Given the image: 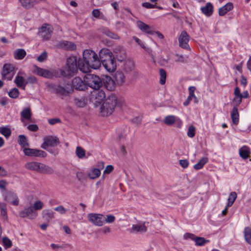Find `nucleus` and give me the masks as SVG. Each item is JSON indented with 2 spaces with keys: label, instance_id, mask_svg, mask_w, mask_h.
<instances>
[{
  "label": "nucleus",
  "instance_id": "58",
  "mask_svg": "<svg viewBox=\"0 0 251 251\" xmlns=\"http://www.w3.org/2000/svg\"><path fill=\"white\" fill-rule=\"evenodd\" d=\"M54 210L61 214H65L67 211L66 209L62 205H59L55 207Z\"/></svg>",
  "mask_w": 251,
  "mask_h": 251
},
{
  "label": "nucleus",
  "instance_id": "12",
  "mask_svg": "<svg viewBox=\"0 0 251 251\" xmlns=\"http://www.w3.org/2000/svg\"><path fill=\"white\" fill-rule=\"evenodd\" d=\"M34 73L39 76L47 78H52L54 77L53 70H49L35 66Z\"/></svg>",
  "mask_w": 251,
  "mask_h": 251
},
{
  "label": "nucleus",
  "instance_id": "17",
  "mask_svg": "<svg viewBox=\"0 0 251 251\" xmlns=\"http://www.w3.org/2000/svg\"><path fill=\"white\" fill-rule=\"evenodd\" d=\"M24 73L22 72H19L18 75L15 77L14 82L18 87H21L23 89H25V85L27 84V82L21 75H24Z\"/></svg>",
  "mask_w": 251,
  "mask_h": 251
},
{
  "label": "nucleus",
  "instance_id": "43",
  "mask_svg": "<svg viewBox=\"0 0 251 251\" xmlns=\"http://www.w3.org/2000/svg\"><path fill=\"white\" fill-rule=\"evenodd\" d=\"M87 102V100L84 97L79 98H75V105L79 107H84Z\"/></svg>",
  "mask_w": 251,
  "mask_h": 251
},
{
  "label": "nucleus",
  "instance_id": "57",
  "mask_svg": "<svg viewBox=\"0 0 251 251\" xmlns=\"http://www.w3.org/2000/svg\"><path fill=\"white\" fill-rule=\"evenodd\" d=\"M175 56L176 57V59L175 60L176 62L184 63L186 61L185 58L182 55L176 54Z\"/></svg>",
  "mask_w": 251,
  "mask_h": 251
},
{
  "label": "nucleus",
  "instance_id": "25",
  "mask_svg": "<svg viewBox=\"0 0 251 251\" xmlns=\"http://www.w3.org/2000/svg\"><path fill=\"white\" fill-rule=\"evenodd\" d=\"M202 13L205 16H210L213 12V6L210 2H207L206 5L201 8Z\"/></svg>",
  "mask_w": 251,
  "mask_h": 251
},
{
  "label": "nucleus",
  "instance_id": "46",
  "mask_svg": "<svg viewBox=\"0 0 251 251\" xmlns=\"http://www.w3.org/2000/svg\"><path fill=\"white\" fill-rule=\"evenodd\" d=\"M194 241L195 242V245L198 246H202L205 244L209 242L208 240H206L203 237L197 236L196 238L194 239Z\"/></svg>",
  "mask_w": 251,
  "mask_h": 251
},
{
  "label": "nucleus",
  "instance_id": "55",
  "mask_svg": "<svg viewBox=\"0 0 251 251\" xmlns=\"http://www.w3.org/2000/svg\"><path fill=\"white\" fill-rule=\"evenodd\" d=\"M48 57V53L46 51L43 52L38 57L37 61L39 62H43L47 60Z\"/></svg>",
  "mask_w": 251,
  "mask_h": 251
},
{
  "label": "nucleus",
  "instance_id": "6",
  "mask_svg": "<svg viewBox=\"0 0 251 251\" xmlns=\"http://www.w3.org/2000/svg\"><path fill=\"white\" fill-rule=\"evenodd\" d=\"M53 31L52 26L49 24L43 25L40 29L39 35L44 40H49Z\"/></svg>",
  "mask_w": 251,
  "mask_h": 251
},
{
  "label": "nucleus",
  "instance_id": "38",
  "mask_svg": "<svg viewBox=\"0 0 251 251\" xmlns=\"http://www.w3.org/2000/svg\"><path fill=\"white\" fill-rule=\"evenodd\" d=\"M21 120L25 119L27 120H29L31 117V112L29 108H26L24 109L21 112Z\"/></svg>",
  "mask_w": 251,
  "mask_h": 251
},
{
  "label": "nucleus",
  "instance_id": "9",
  "mask_svg": "<svg viewBox=\"0 0 251 251\" xmlns=\"http://www.w3.org/2000/svg\"><path fill=\"white\" fill-rule=\"evenodd\" d=\"M14 66L11 64H4L1 73L2 78L7 80H11L14 75Z\"/></svg>",
  "mask_w": 251,
  "mask_h": 251
},
{
  "label": "nucleus",
  "instance_id": "50",
  "mask_svg": "<svg viewBox=\"0 0 251 251\" xmlns=\"http://www.w3.org/2000/svg\"><path fill=\"white\" fill-rule=\"evenodd\" d=\"M3 245L5 249L10 248L12 246V241L7 237L2 238Z\"/></svg>",
  "mask_w": 251,
  "mask_h": 251
},
{
  "label": "nucleus",
  "instance_id": "15",
  "mask_svg": "<svg viewBox=\"0 0 251 251\" xmlns=\"http://www.w3.org/2000/svg\"><path fill=\"white\" fill-rule=\"evenodd\" d=\"M115 57L119 61H123L126 58V53L125 49L121 46L115 47L113 50Z\"/></svg>",
  "mask_w": 251,
  "mask_h": 251
},
{
  "label": "nucleus",
  "instance_id": "51",
  "mask_svg": "<svg viewBox=\"0 0 251 251\" xmlns=\"http://www.w3.org/2000/svg\"><path fill=\"white\" fill-rule=\"evenodd\" d=\"M19 95V92L17 88H14L11 90L9 93V96L13 99L17 98Z\"/></svg>",
  "mask_w": 251,
  "mask_h": 251
},
{
  "label": "nucleus",
  "instance_id": "45",
  "mask_svg": "<svg viewBox=\"0 0 251 251\" xmlns=\"http://www.w3.org/2000/svg\"><path fill=\"white\" fill-rule=\"evenodd\" d=\"M102 32L104 34H105L107 36H108L112 39H119V36H118L117 34L111 32L107 28H102Z\"/></svg>",
  "mask_w": 251,
  "mask_h": 251
},
{
  "label": "nucleus",
  "instance_id": "21",
  "mask_svg": "<svg viewBox=\"0 0 251 251\" xmlns=\"http://www.w3.org/2000/svg\"><path fill=\"white\" fill-rule=\"evenodd\" d=\"M56 93L62 96H67L69 94L70 90V85L67 84L65 87L60 85L56 86L54 88Z\"/></svg>",
  "mask_w": 251,
  "mask_h": 251
},
{
  "label": "nucleus",
  "instance_id": "60",
  "mask_svg": "<svg viewBox=\"0 0 251 251\" xmlns=\"http://www.w3.org/2000/svg\"><path fill=\"white\" fill-rule=\"evenodd\" d=\"M179 164L183 168H186L188 167V166L189 165V162L186 159L180 160H179Z\"/></svg>",
  "mask_w": 251,
  "mask_h": 251
},
{
  "label": "nucleus",
  "instance_id": "28",
  "mask_svg": "<svg viewBox=\"0 0 251 251\" xmlns=\"http://www.w3.org/2000/svg\"><path fill=\"white\" fill-rule=\"evenodd\" d=\"M42 216L46 220L49 222L54 218V212L50 209H46L42 211Z\"/></svg>",
  "mask_w": 251,
  "mask_h": 251
},
{
  "label": "nucleus",
  "instance_id": "31",
  "mask_svg": "<svg viewBox=\"0 0 251 251\" xmlns=\"http://www.w3.org/2000/svg\"><path fill=\"white\" fill-rule=\"evenodd\" d=\"M231 118L233 124L237 125L239 123V114L238 109L236 107H234L231 112Z\"/></svg>",
  "mask_w": 251,
  "mask_h": 251
},
{
  "label": "nucleus",
  "instance_id": "56",
  "mask_svg": "<svg viewBox=\"0 0 251 251\" xmlns=\"http://www.w3.org/2000/svg\"><path fill=\"white\" fill-rule=\"evenodd\" d=\"M115 217L114 216L112 215H108L105 217L104 223L110 224L114 222Z\"/></svg>",
  "mask_w": 251,
  "mask_h": 251
},
{
  "label": "nucleus",
  "instance_id": "42",
  "mask_svg": "<svg viewBox=\"0 0 251 251\" xmlns=\"http://www.w3.org/2000/svg\"><path fill=\"white\" fill-rule=\"evenodd\" d=\"M245 239L246 242L251 245V228L246 227L244 230Z\"/></svg>",
  "mask_w": 251,
  "mask_h": 251
},
{
  "label": "nucleus",
  "instance_id": "24",
  "mask_svg": "<svg viewBox=\"0 0 251 251\" xmlns=\"http://www.w3.org/2000/svg\"><path fill=\"white\" fill-rule=\"evenodd\" d=\"M103 83L105 88L109 91L114 90L116 87L115 80L110 77H106Z\"/></svg>",
  "mask_w": 251,
  "mask_h": 251
},
{
  "label": "nucleus",
  "instance_id": "29",
  "mask_svg": "<svg viewBox=\"0 0 251 251\" xmlns=\"http://www.w3.org/2000/svg\"><path fill=\"white\" fill-rule=\"evenodd\" d=\"M26 54L25 50L22 49H16L14 53L13 56L15 59L18 60L23 59Z\"/></svg>",
  "mask_w": 251,
  "mask_h": 251
},
{
  "label": "nucleus",
  "instance_id": "11",
  "mask_svg": "<svg viewBox=\"0 0 251 251\" xmlns=\"http://www.w3.org/2000/svg\"><path fill=\"white\" fill-rule=\"evenodd\" d=\"M23 152L25 155L28 156L45 157L47 156V153L43 151L27 147L24 149Z\"/></svg>",
  "mask_w": 251,
  "mask_h": 251
},
{
  "label": "nucleus",
  "instance_id": "22",
  "mask_svg": "<svg viewBox=\"0 0 251 251\" xmlns=\"http://www.w3.org/2000/svg\"><path fill=\"white\" fill-rule=\"evenodd\" d=\"M137 26L142 32L150 34H153L154 33V31L152 30L149 25L141 21H138L137 22Z\"/></svg>",
  "mask_w": 251,
  "mask_h": 251
},
{
  "label": "nucleus",
  "instance_id": "5",
  "mask_svg": "<svg viewBox=\"0 0 251 251\" xmlns=\"http://www.w3.org/2000/svg\"><path fill=\"white\" fill-rule=\"evenodd\" d=\"M105 98V94L102 90L96 89L91 92L90 100L94 104L100 103Z\"/></svg>",
  "mask_w": 251,
  "mask_h": 251
},
{
  "label": "nucleus",
  "instance_id": "14",
  "mask_svg": "<svg viewBox=\"0 0 251 251\" xmlns=\"http://www.w3.org/2000/svg\"><path fill=\"white\" fill-rule=\"evenodd\" d=\"M19 216L22 218L28 217L30 219L35 218L37 216V212L35 211L32 206L25 208L19 212Z\"/></svg>",
  "mask_w": 251,
  "mask_h": 251
},
{
  "label": "nucleus",
  "instance_id": "53",
  "mask_svg": "<svg viewBox=\"0 0 251 251\" xmlns=\"http://www.w3.org/2000/svg\"><path fill=\"white\" fill-rule=\"evenodd\" d=\"M44 206V203L41 201H36L32 206L35 211L38 210H41Z\"/></svg>",
  "mask_w": 251,
  "mask_h": 251
},
{
  "label": "nucleus",
  "instance_id": "39",
  "mask_svg": "<svg viewBox=\"0 0 251 251\" xmlns=\"http://www.w3.org/2000/svg\"><path fill=\"white\" fill-rule=\"evenodd\" d=\"M21 5L25 8H30L33 6L36 2L35 0H19Z\"/></svg>",
  "mask_w": 251,
  "mask_h": 251
},
{
  "label": "nucleus",
  "instance_id": "34",
  "mask_svg": "<svg viewBox=\"0 0 251 251\" xmlns=\"http://www.w3.org/2000/svg\"><path fill=\"white\" fill-rule=\"evenodd\" d=\"M60 46L65 50H74L76 49V45L74 43L67 41L61 42Z\"/></svg>",
  "mask_w": 251,
  "mask_h": 251
},
{
  "label": "nucleus",
  "instance_id": "64",
  "mask_svg": "<svg viewBox=\"0 0 251 251\" xmlns=\"http://www.w3.org/2000/svg\"><path fill=\"white\" fill-rule=\"evenodd\" d=\"M183 237H184V239H187L188 238H190L191 240L194 241V239L196 238V236H195V235H194L193 234L186 233L184 235Z\"/></svg>",
  "mask_w": 251,
  "mask_h": 251
},
{
  "label": "nucleus",
  "instance_id": "41",
  "mask_svg": "<svg viewBox=\"0 0 251 251\" xmlns=\"http://www.w3.org/2000/svg\"><path fill=\"white\" fill-rule=\"evenodd\" d=\"M18 142L23 150L25 148H27L29 146L27 139L25 135H20L19 136Z\"/></svg>",
  "mask_w": 251,
  "mask_h": 251
},
{
  "label": "nucleus",
  "instance_id": "16",
  "mask_svg": "<svg viewBox=\"0 0 251 251\" xmlns=\"http://www.w3.org/2000/svg\"><path fill=\"white\" fill-rule=\"evenodd\" d=\"M99 57L100 62L102 63L113 57L112 52L107 48H103L100 50Z\"/></svg>",
  "mask_w": 251,
  "mask_h": 251
},
{
  "label": "nucleus",
  "instance_id": "8",
  "mask_svg": "<svg viewBox=\"0 0 251 251\" xmlns=\"http://www.w3.org/2000/svg\"><path fill=\"white\" fill-rule=\"evenodd\" d=\"M43 140L41 147L45 150H47L48 147L56 146L60 143L59 139L56 136H48L45 137Z\"/></svg>",
  "mask_w": 251,
  "mask_h": 251
},
{
  "label": "nucleus",
  "instance_id": "35",
  "mask_svg": "<svg viewBox=\"0 0 251 251\" xmlns=\"http://www.w3.org/2000/svg\"><path fill=\"white\" fill-rule=\"evenodd\" d=\"M100 169L92 168L88 173L89 177L92 179L99 177L100 175Z\"/></svg>",
  "mask_w": 251,
  "mask_h": 251
},
{
  "label": "nucleus",
  "instance_id": "63",
  "mask_svg": "<svg viewBox=\"0 0 251 251\" xmlns=\"http://www.w3.org/2000/svg\"><path fill=\"white\" fill-rule=\"evenodd\" d=\"M49 123L51 125H53L56 123H60L61 120L59 118L50 119L48 120Z\"/></svg>",
  "mask_w": 251,
  "mask_h": 251
},
{
  "label": "nucleus",
  "instance_id": "40",
  "mask_svg": "<svg viewBox=\"0 0 251 251\" xmlns=\"http://www.w3.org/2000/svg\"><path fill=\"white\" fill-rule=\"evenodd\" d=\"M54 76L61 77L67 76L71 75V74L66 70V71L63 70H53Z\"/></svg>",
  "mask_w": 251,
  "mask_h": 251
},
{
  "label": "nucleus",
  "instance_id": "37",
  "mask_svg": "<svg viewBox=\"0 0 251 251\" xmlns=\"http://www.w3.org/2000/svg\"><path fill=\"white\" fill-rule=\"evenodd\" d=\"M196 90V88L194 87V86H190L189 87V96L187 98V100L183 102V105L184 106H187L190 101L192 100V98H193V97H195V94H194V92Z\"/></svg>",
  "mask_w": 251,
  "mask_h": 251
},
{
  "label": "nucleus",
  "instance_id": "1",
  "mask_svg": "<svg viewBox=\"0 0 251 251\" xmlns=\"http://www.w3.org/2000/svg\"><path fill=\"white\" fill-rule=\"evenodd\" d=\"M100 66V62L97 54L91 50H84L82 58L78 60V69L83 73L90 72L91 69H98Z\"/></svg>",
  "mask_w": 251,
  "mask_h": 251
},
{
  "label": "nucleus",
  "instance_id": "49",
  "mask_svg": "<svg viewBox=\"0 0 251 251\" xmlns=\"http://www.w3.org/2000/svg\"><path fill=\"white\" fill-rule=\"evenodd\" d=\"M0 133L6 138H8L11 134V131L9 128L6 127H0Z\"/></svg>",
  "mask_w": 251,
  "mask_h": 251
},
{
  "label": "nucleus",
  "instance_id": "19",
  "mask_svg": "<svg viewBox=\"0 0 251 251\" xmlns=\"http://www.w3.org/2000/svg\"><path fill=\"white\" fill-rule=\"evenodd\" d=\"M86 83L79 77H75L72 81L73 86L77 90H83L86 87Z\"/></svg>",
  "mask_w": 251,
  "mask_h": 251
},
{
  "label": "nucleus",
  "instance_id": "62",
  "mask_svg": "<svg viewBox=\"0 0 251 251\" xmlns=\"http://www.w3.org/2000/svg\"><path fill=\"white\" fill-rule=\"evenodd\" d=\"M101 14L102 13L98 9H94L92 11V15L96 18H99Z\"/></svg>",
  "mask_w": 251,
  "mask_h": 251
},
{
  "label": "nucleus",
  "instance_id": "7",
  "mask_svg": "<svg viewBox=\"0 0 251 251\" xmlns=\"http://www.w3.org/2000/svg\"><path fill=\"white\" fill-rule=\"evenodd\" d=\"M163 122L165 125L169 126L175 124L178 128H180L182 125V122L179 117L172 115L165 117Z\"/></svg>",
  "mask_w": 251,
  "mask_h": 251
},
{
  "label": "nucleus",
  "instance_id": "52",
  "mask_svg": "<svg viewBox=\"0 0 251 251\" xmlns=\"http://www.w3.org/2000/svg\"><path fill=\"white\" fill-rule=\"evenodd\" d=\"M159 74L160 75V83L161 84H164L166 78V71L164 69H161L159 70Z\"/></svg>",
  "mask_w": 251,
  "mask_h": 251
},
{
  "label": "nucleus",
  "instance_id": "33",
  "mask_svg": "<svg viewBox=\"0 0 251 251\" xmlns=\"http://www.w3.org/2000/svg\"><path fill=\"white\" fill-rule=\"evenodd\" d=\"M41 173L46 174H52L53 173V170L52 168L49 166L45 165L44 164L40 163V169L39 172Z\"/></svg>",
  "mask_w": 251,
  "mask_h": 251
},
{
  "label": "nucleus",
  "instance_id": "20",
  "mask_svg": "<svg viewBox=\"0 0 251 251\" xmlns=\"http://www.w3.org/2000/svg\"><path fill=\"white\" fill-rule=\"evenodd\" d=\"M5 200L14 205H18L19 204V199L17 195L12 192H9L6 194Z\"/></svg>",
  "mask_w": 251,
  "mask_h": 251
},
{
  "label": "nucleus",
  "instance_id": "59",
  "mask_svg": "<svg viewBox=\"0 0 251 251\" xmlns=\"http://www.w3.org/2000/svg\"><path fill=\"white\" fill-rule=\"evenodd\" d=\"M142 5L148 9H151L157 7L155 4H151L149 2H143L142 4Z\"/></svg>",
  "mask_w": 251,
  "mask_h": 251
},
{
  "label": "nucleus",
  "instance_id": "27",
  "mask_svg": "<svg viewBox=\"0 0 251 251\" xmlns=\"http://www.w3.org/2000/svg\"><path fill=\"white\" fill-rule=\"evenodd\" d=\"M133 39L135 41L136 43L138 44L143 49H144L148 53L151 55L152 58H154L152 50L148 47H147L144 43L140 40L136 36L133 37Z\"/></svg>",
  "mask_w": 251,
  "mask_h": 251
},
{
  "label": "nucleus",
  "instance_id": "3",
  "mask_svg": "<svg viewBox=\"0 0 251 251\" xmlns=\"http://www.w3.org/2000/svg\"><path fill=\"white\" fill-rule=\"evenodd\" d=\"M84 81L88 86L94 90L99 89L102 85L100 78L98 76L92 74L87 75L84 78Z\"/></svg>",
  "mask_w": 251,
  "mask_h": 251
},
{
  "label": "nucleus",
  "instance_id": "23",
  "mask_svg": "<svg viewBox=\"0 0 251 251\" xmlns=\"http://www.w3.org/2000/svg\"><path fill=\"white\" fill-rule=\"evenodd\" d=\"M147 231V227L145 223H138L132 226L131 231L132 232H145Z\"/></svg>",
  "mask_w": 251,
  "mask_h": 251
},
{
  "label": "nucleus",
  "instance_id": "26",
  "mask_svg": "<svg viewBox=\"0 0 251 251\" xmlns=\"http://www.w3.org/2000/svg\"><path fill=\"white\" fill-rule=\"evenodd\" d=\"M233 8L232 3L228 2L223 7L220 8L218 10L219 15L221 16H224L228 11L231 10Z\"/></svg>",
  "mask_w": 251,
  "mask_h": 251
},
{
  "label": "nucleus",
  "instance_id": "47",
  "mask_svg": "<svg viewBox=\"0 0 251 251\" xmlns=\"http://www.w3.org/2000/svg\"><path fill=\"white\" fill-rule=\"evenodd\" d=\"M237 198V194L235 192H232L230 193L227 203V207L231 206Z\"/></svg>",
  "mask_w": 251,
  "mask_h": 251
},
{
  "label": "nucleus",
  "instance_id": "44",
  "mask_svg": "<svg viewBox=\"0 0 251 251\" xmlns=\"http://www.w3.org/2000/svg\"><path fill=\"white\" fill-rule=\"evenodd\" d=\"M207 161L208 159L206 157H202L201 160L194 166V168L197 170L201 169L207 163Z\"/></svg>",
  "mask_w": 251,
  "mask_h": 251
},
{
  "label": "nucleus",
  "instance_id": "4",
  "mask_svg": "<svg viewBox=\"0 0 251 251\" xmlns=\"http://www.w3.org/2000/svg\"><path fill=\"white\" fill-rule=\"evenodd\" d=\"M89 221L94 225L101 226L104 224L105 217L103 215L98 213H89L87 215Z\"/></svg>",
  "mask_w": 251,
  "mask_h": 251
},
{
  "label": "nucleus",
  "instance_id": "36",
  "mask_svg": "<svg viewBox=\"0 0 251 251\" xmlns=\"http://www.w3.org/2000/svg\"><path fill=\"white\" fill-rule=\"evenodd\" d=\"M239 154L240 156L246 159L248 158L250 152V148L247 146H243L239 149Z\"/></svg>",
  "mask_w": 251,
  "mask_h": 251
},
{
  "label": "nucleus",
  "instance_id": "48",
  "mask_svg": "<svg viewBox=\"0 0 251 251\" xmlns=\"http://www.w3.org/2000/svg\"><path fill=\"white\" fill-rule=\"evenodd\" d=\"M76 154L79 158H82L85 156V151L80 147H77L75 151Z\"/></svg>",
  "mask_w": 251,
  "mask_h": 251
},
{
  "label": "nucleus",
  "instance_id": "13",
  "mask_svg": "<svg viewBox=\"0 0 251 251\" xmlns=\"http://www.w3.org/2000/svg\"><path fill=\"white\" fill-rule=\"evenodd\" d=\"M67 71L71 74L74 73L77 70L78 67V61L76 57L71 56L67 60Z\"/></svg>",
  "mask_w": 251,
  "mask_h": 251
},
{
  "label": "nucleus",
  "instance_id": "30",
  "mask_svg": "<svg viewBox=\"0 0 251 251\" xmlns=\"http://www.w3.org/2000/svg\"><path fill=\"white\" fill-rule=\"evenodd\" d=\"M115 81L119 85H121L124 82L125 76L124 74L120 71L116 72L113 75Z\"/></svg>",
  "mask_w": 251,
  "mask_h": 251
},
{
  "label": "nucleus",
  "instance_id": "2",
  "mask_svg": "<svg viewBox=\"0 0 251 251\" xmlns=\"http://www.w3.org/2000/svg\"><path fill=\"white\" fill-rule=\"evenodd\" d=\"M117 104V98L114 95L110 96L105 100L100 108V112L104 116L111 115Z\"/></svg>",
  "mask_w": 251,
  "mask_h": 251
},
{
  "label": "nucleus",
  "instance_id": "54",
  "mask_svg": "<svg viewBox=\"0 0 251 251\" xmlns=\"http://www.w3.org/2000/svg\"><path fill=\"white\" fill-rule=\"evenodd\" d=\"M196 128L194 126H190L187 131V136L190 138H193L195 135Z\"/></svg>",
  "mask_w": 251,
  "mask_h": 251
},
{
  "label": "nucleus",
  "instance_id": "18",
  "mask_svg": "<svg viewBox=\"0 0 251 251\" xmlns=\"http://www.w3.org/2000/svg\"><path fill=\"white\" fill-rule=\"evenodd\" d=\"M105 69L109 72H112L116 69V64L114 60V57L102 63Z\"/></svg>",
  "mask_w": 251,
  "mask_h": 251
},
{
  "label": "nucleus",
  "instance_id": "10",
  "mask_svg": "<svg viewBox=\"0 0 251 251\" xmlns=\"http://www.w3.org/2000/svg\"><path fill=\"white\" fill-rule=\"evenodd\" d=\"M190 40V36L185 31H183L178 37V43L180 47L190 50V48L188 45Z\"/></svg>",
  "mask_w": 251,
  "mask_h": 251
},
{
  "label": "nucleus",
  "instance_id": "61",
  "mask_svg": "<svg viewBox=\"0 0 251 251\" xmlns=\"http://www.w3.org/2000/svg\"><path fill=\"white\" fill-rule=\"evenodd\" d=\"M113 166L111 165H107L103 171V174H109L113 171Z\"/></svg>",
  "mask_w": 251,
  "mask_h": 251
},
{
  "label": "nucleus",
  "instance_id": "32",
  "mask_svg": "<svg viewBox=\"0 0 251 251\" xmlns=\"http://www.w3.org/2000/svg\"><path fill=\"white\" fill-rule=\"evenodd\" d=\"M40 163L36 162H30L26 163L25 165V168L32 170L35 171L36 172H39V170L40 169Z\"/></svg>",
  "mask_w": 251,
  "mask_h": 251
}]
</instances>
